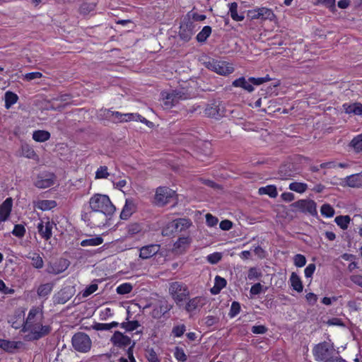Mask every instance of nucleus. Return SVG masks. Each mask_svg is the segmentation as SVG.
Returning a JSON list of instances; mask_svg holds the SVG:
<instances>
[{
	"label": "nucleus",
	"mask_w": 362,
	"mask_h": 362,
	"mask_svg": "<svg viewBox=\"0 0 362 362\" xmlns=\"http://www.w3.org/2000/svg\"><path fill=\"white\" fill-rule=\"evenodd\" d=\"M42 320V310L38 307H33L22 329V331L29 332L26 336L28 340H39L50 334L52 327L49 325H43Z\"/></svg>",
	"instance_id": "f257e3e1"
},
{
	"label": "nucleus",
	"mask_w": 362,
	"mask_h": 362,
	"mask_svg": "<svg viewBox=\"0 0 362 362\" xmlns=\"http://www.w3.org/2000/svg\"><path fill=\"white\" fill-rule=\"evenodd\" d=\"M89 206L90 209L100 211L107 215H112L116 210L109 197L101 194H95L90 197Z\"/></svg>",
	"instance_id": "f03ea898"
},
{
	"label": "nucleus",
	"mask_w": 362,
	"mask_h": 362,
	"mask_svg": "<svg viewBox=\"0 0 362 362\" xmlns=\"http://www.w3.org/2000/svg\"><path fill=\"white\" fill-rule=\"evenodd\" d=\"M168 293L177 306L182 305L190 296L188 286L185 283L178 281L169 283Z\"/></svg>",
	"instance_id": "7ed1b4c3"
},
{
	"label": "nucleus",
	"mask_w": 362,
	"mask_h": 362,
	"mask_svg": "<svg viewBox=\"0 0 362 362\" xmlns=\"http://www.w3.org/2000/svg\"><path fill=\"white\" fill-rule=\"evenodd\" d=\"M313 353L316 361L327 362L335 359L334 355L336 350L333 344L327 341H323L315 345L313 349Z\"/></svg>",
	"instance_id": "20e7f679"
},
{
	"label": "nucleus",
	"mask_w": 362,
	"mask_h": 362,
	"mask_svg": "<svg viewBox=\"0 0 362 362\" xmlns=\"http://www.w3.org/2000/svg\"><path fill=\"white\" fill-rule=\"evenodd\" d=\"M111 215L104 214L103 213L91 209L88 212L82 214L81 218L88 226L91 227H100L106 224L107 216Z\"/></svg>",
	"instance_id": "39448f33"
},
{
	"label": "nucleus",
	"mask_w": 362,
	"mask_h": 362,
	"mask_svg": "<svg viewBox=\"0 0 362 362\" xmlns=\"http://www.w3.org/2000/svg\"><path fill=\"white\" fill-rule=\"evenodd\" d=\"M74 349L80 353H87L92 347V341L84 332H77L71 338Z\"/></svg>",
	"instance_id": "423d86ee"
},
{
	"label": "nucleus",
	"mask_w": 362,
	"mask_h": 362,
	"mask_svg": "<svg viewBox=\"0 0 362 362\" xmlns=\"http://www.w3.org/2000/svg\"><path fill=\"white\" fill-rule=\"evenodd\" d=\"M206 67L222 76H228L234 71V68L231 64L216 59H211L205 63Z\"/></svg>",
	"instance_id": "0eeeda50"
},
{
	"label": "nucleus",
	"mask_w": 362,
	"mask_h": 362,
	"mask_svg": "<svg viewBox=\"0 0 362 362\" xmlns=\"http://www.w3.org/2000/svg\"><path fill=\"white\" fill-rule=\"evenodd\" d=\"M175 196V192L166 187H158L155 194V202L158 206H164Z\"/></svg>",
	"instance_id": "6e6552de"
},
{
	"label": "nucleus",
	"mask_w": 362,
	"mask_h": 362,
	"mask_svg": "<svg viewBox=\"0 0 362 362\" xmlns=\"http://www.w3.org/2000/svg\"><path fill=\"white\" fill-rule=\"evenodd\" d=\"M101 112H103L104 115L106 117L110 118L113 117L112 121L114 122H127L129 121L136 119V118H140L141 115L139 114L134 113H126L122 114L119 112H113L110 110H101Z\"/></svg>",
	"instance_id": "1a4fd4ad"
},
{
	"label": "nucleus",
	"mask_w": 362,
	"mask_h": 362,
	"mask_svg": "<svg viewBox=\"0 0 362 362\" xmlns=\"http://www.w3.org/2000/svg\"><path fill=\"white\" fill-rule=\"evenodd\" d=\"M247 16L252 20L261 19L272 21L275 18L273 11L265 7L249 10L247 11Z\"/></svg>",
	"instance_id": "9d476101"
},
{
	"label": "nucleus",
	"mask_w": 362,
	"mask_h": 362,
	"mask_svg": "<svg viewBox=\"0 0 362 362\" xmlns=\"http://www.w3.org/2000/svg\"><path fill=\"white\" fill-rule=\"evenodd\" d=\"M112 344L119 349H125L130 346L134 341L132 340L131 337L124 334L121 332L115 331L110 338Z\"/></svg>",
	"instance_id": "9b49d317"
},
{
	"label": "nucleus",
	"mask_w": 362,
	"mask_h": 362,
	"mask_svg": "<svg viewBox=\"0 0 362 362\" xmlns=\"http://www.w3.org/2000/svg\"><path fill=\"white\" fill-rule=\"evenodd\" d=\"M224 112V107L222 106L221 102L218 100L209 103L204 110L206 116L216 119L223 117Z\"/></svg>",
	"instance_id": "f8f14e48"
},
{
	"label": "nucleus",
	"mask_w": 362,
	"mask_h": 362,
	"mask_svg": "<svg viewBox=\"0 0 362 362\" xmlns=\"http://www.w3.org/2000/svg\"><path fill=\"white\" fill-rule=\"evenodd\" d=\"M294 208L303 213H308L313 216L317 215L316 203L310 199H300L291 204Z\"/></svg>",
	"instance_id": "ddd939ff"
},
{
	"label": "nucleus",
	"mask_w": 362,
	"mask_h": 362,
	"mask_svg": "<svg viewBox=\"0 0 362 362\" xmlns=\"http://www.w3.org/2000/svg\"><path fill=\"white\" fill-rule=\"evenodd\" d=\"M55 226L53 221H49L48 218L46 220H40L37 223V228L38 233L42 238L48 240L52 235V228Z\"/></svg>",
	"instance_id": "4468645a"
},
{
	"label": "nucleus",
	"mask_w": 362,
	"mask_h": 362,
	"mask_svg": "<svg viewBox=\"0 0 362 362\" xmlns=\"http://www.w3.org/2000/svg\"><path fill=\"white\" fill-rule=\"evenodd\" d=\"M55 175L53 173L39 175L35 182V186L40 189H45L54 184Z\"/></svg>",
	"instance_id": "2eb2a0df"
},
{
	"label": "nucleus",
	"mask_w": 362,
	"mask_h": 362,
	"mask_svg": "<svg viewBox=\"0 0 362 362\" xmlns=\"http://www.w3.org/2000/svg\"><path fill=\"white\" fill-rule=\"evenodd\" d=\"M173 308V305L169 303L165 299L159 300L157 305L152 310V316L154 318H160L165 313Z\"/></svg>",
	"instance_id": "dca6fc26"
},
{
	"label": "nucleus",
	"mask_w": 362,
	"mask_h": 362,
	"mask_svg": "<svg viewBox=\"0 0 362 362\" xmlns=\"http://www.w3.org/2000/svg\"><path fill=\"white\" fill-rule=\"evenodd\" d=\"M194 25L192 22L187 21L180 24L179 36L185 42L190 40L194 34Z\"/></svg>",
	"instance_id": "f3484780"
},
{
	"label": "nucleus",
	"mask_w": 362,
	"mask_h": 362,
	"mask_svg": "<svg viewBox=\"0 0 362 362\" xmlns=\"http://www.w3.org/2000/svg\"><path fill=\"white\" fill-rule=\"evenodd\" d=\"M13 206V199L7 198L0 205V223L6 221L10 216Z\"/></svg>",
	"instance_id": "a211bd4d"
},
{
	"label": "nucleus",
	"mask_w": 362,
	"mask_h": 362,
	"mask_svg": "<svg viewBox=\"0 0 362 362\" xmlns=\"http://www.w3.org/2000/svg\"><path fill=\"white\" fill-rule=\"evenodd\" d=\"M160 247V245L158 244L144 246L140 249L139 257L141 259L150 258L159 252Z\"/></svg>",
	"instance_id": "6ab92c4d"
},
{
	"label": "nucleus",
	"mask_w": 362,
	"mask_h": 362,
	"mask_svg": "<svg viewBox=\"0 0 362 362\" xmlns=\"http://www.w3.org/2000/svg\"><path fill=\"white\" fill-rule=\"evenodd\" d=\"M205 304V299L202 296H197L189 299L185 304V309L187 313H192L202 308Z\"/></svg>",
	"instance_id": "aec40b11"
},
{
	"label": "nucleus",
	"mask_w": 362,
	"mask_h": 362,
	"mask_svg": "<svg viewBox=\"0 0 362 362\" xmlns=\"http://www.w3.org/2000/svg\"><path fill=\"white\" fill-rule=\"evenodd\" d=\"M22 344L21 341L0 339V349L8 353H14L16 350L21 348Z\"/></svg>",
	"instance_id": "412c9836"
},
{
	"label": "nucleus",
	"mask_w": 362,
	"mask_h": 362,
	"mask_svg": "<svg viewBox=\"0 0 362 362\" xmlns=\"http://www.w3.org/2000/svg\"><path fill=\"white\" fill-rule=\"evenodd\" d=\"M68 266L67 260L60 259L59 262L48 265L46 271L48 274H59L65 271Z\"/></svg>",
	"instance_id": "4be33fe9"
},
{
	"label": "nucleus",
	"mask_w": 362,
	"mask_h": 362,
	"mask_svg": "<svg viewBox=\"0 0 362 362\" xmlns=\"http://www.w3.org/2000/svg\"><path fill=\"white\" fill-rule=\"evenodd\" d=\"M190 226V222L186 218H178L174 220L168 224V228L171 229V232H178L187 228Z\"/></svg>",
	"instance_id": "5701e85b"
},
{
	"label": "nucleus",
	"mask_w": 362,
	"mask_h": 362,
	"mask_svg": "<svg viewBox=\"0 0 362 362\" xmlns=\"http://www.w3.org/2000/svg\"><path fill=\"white\" fill-rule=\"evenodd\" d=\"M342 107L346 114L362 115V104L360 103H344Z\"/></svg>",
	"instance_id": "b1692460"
},
{
	"label": "nucleus",
	"mask_w": 362,
	"mask_h": 362,
	"mask_svg": "<svg viewBox=\"0 0 362 362\" xmlns=\"http://www.w3.org/2000/svg\"><path fill=\"white\" fill-rule=\"evenodd\" d=\"M135 211V205L132 199H127L125 204L120 214V218L124 220L128 219Z\"/></svg>",
	"instance_id": "393cba45"
},
{
	"label": "nucleus",
	"mask_w": 362,
	"mask_h": 362,
	"mask_svg": "<svg viewBox=\"0 0 362 362\" xmlns=\"http://www.w3.org/2000/svg\"><path fill=\"white\" fill-rule=\"evenodd\" d=\"M54 287V283H46L40 284L37 289V294L40 298H47L51 293Z\"/></svg>",
	"instance_id": "a878e982"
},
{
	"label": "nucleus",
	"mask_w": 362,
	"mask_h": 362,
	"mask_svg": "<svg viewBox=\"0 0 362 362\" xmlns=\"http://www.w3.org/2000/svg\"><path fill=\"white\" fill-rule=\"evenodd\" d=\"M346 182L351 187H362V173L347 176L346 177Z\"/></svg>",
	"instance_id": "bb28decb"
},
{
	"label": "nucleus",
	"mask_w": 362,
	"mask_h": 362,
	"mask_svg": "<svg viewBox=\"0 0 362 362\" xmlns=\"http://www.w3.org/2000/svg\"><path fill=\"white\" fill-rule=\"evenodd\" d=\"M233 86L235 87H241L244 90L251 93L254 90V87L250 84L249 80H246L244 77H240L233 81Z\"/></svg>",
	"instance_id": "cd10ccee"
},
{
	"label": "nucleus",
	"mask_w": 362,
	"mask_h": 362,
	"mask_svg": "<svg viewBox=\"0 0 362 362\" xmlns=\"http://www.w3.org/2000/svg\"><path fill=\"white\" fill-rule=\"evenodd\" d=\"M29 259H31L32 265L36 269H42L44 266V261L38 253L30 252L26 256Z\"/></svg>",
	"instance_id": "c85d7f7f"
},
{
	"label": "nucleus",
	"mask_w": 362,
	"mask_h": 362,
	"mask_svg": "<svg viewBox=\"0 0 362 362\" xmlns=\"http://www.w3.org/2000/svg\"><path fill=\"white\" fill-rule=\"evenodd\" d=\"M103 243V238L101 236L90 235V238L83 240L81 242V245L82 247L98 246V245H101Z\"/></svg>",
	"instance_id": "c756f323"
},
{
	"label": "nucleus",
	"mask_w": 362,
	"mask_h": 362,
	"mask_svg": "<svg viewBox=\"0 0 362 362\" xmlns=\"http://www.w3.org/2000/svg\"><path fill=\"white\" fill-rule=\"evenodd\" d=\"M291 285L297 292H302L303 286L300 277L295 272H292L290 277Z\"/></svg>",
	"instance_id": "7c9ffc66"
},
{
	"label": "nucleus",
	"mask_w": 362,
	"mask_h": 362,
	"mask_svg": "<svg viewBox=\"0 0 362 362\" xmlns=\"http://www.w3.org/2000/svg\"><path fill=\"white\" fill-rule=\"evenodd\" d=\"M229 13L232 19L235 21H242L245 18L243 13H238V4L236 2L229 4Z\"/></svg>",
	"instance_id": "2f4dec72"
},
{
	"label": "nucleus",
	"mask_w": 362,
	"mask_h": 362,
	"mask_svg": "<svg viewBox=\"0 0 362 362\" xmlns=\"http://www.w3.org/2000/svg\"><path fill=\"white\" fill-rule=\"evenodd\" d=\"M226 280L224 278H222L219 276H216L215 278V284L214 287L211 289V292L213 294L218 293L222 288L226 287Z\"/></svg>",
	"instance_id": "473e14b6"
},
{
	"label": "nucleus",
	"mask_w": 362,
	"mask_h": 362,
	"mask_svg": "<svg viewBox=\"0 0 362 362\" xmlns=\"http://www.w3.org/2000/svg\"><path fill=\"white\" fill-rule=\"evenodd\" d=\"M258 192L259 194H267L272 198H275L278 195L276 187L274 185H267L260 187Z\"/></svg>",
	"instance_id": "72a5a7b5"
},
{
	"label": "nucleus",
	"mask_w": 362,
	"mask_h": 362,
	"mask_svg": "<svg viewBox=\"0 0 362 362\" xmlns=\"http://www.w3.org/2000/svg\"><path fill=\"white\" fill-rule=\"evenodd\" d=\"M50 138V134L44 130H37L33 134V139L37 142H44Z\"/></svg>",
	"instance_id": "f704fd0d"
},
{
	"label": "nucleus",
	"mask_w": 362,
	"mask_h": 362,
	"mask_svg": "<svg viewBox=\"0 0 362 362\" xmlns=\"http://www.w3.org/2000/svg\"><path fill=\"white\" fill-rule=\"evenodd\" d=\"M119 323L117 322H112L111 323H99L96 322L93 326L92 328L95 330L102 331V330H110L112 328L117 327L119 326Z\"/></svg>",
	"instance_id": "c9c22d12"
},
{
	"label": "nucleus",
	"mask_w": 362,
	"mask_h": 362,
	"mask_svg": "<svg viewBox=\"0 0 362 362\" xmlns=\"http://www.w3.org/2000/svg\"><path fill=\"white\" fill-rule=\"evenodd\" d=\"M18 99V95L11 91H7L5 93V107L9 109L11 105L15 104Z\"/></svg>",
	"instance_id": "e433bc0d"
},
{
	"label": "nucleus",
	"mask_w": 362,
	"mask_h": 362,
	"mask_svg": "<svg viewBox=\"0 0 362 362\" xmlns=\"http://www.w3.org/2000/svg\"><path fill=\"white\" fill-rule=\"evenodd\" d=\"M211 33V28L209 25L204 26L197 34V40L199 42H204Z\"/></svg>",
	"instance_id": "4c0bfd02"
},
{
	"label": "nucleus",
	"mask_w": 362,
	"mask_h": 362,
	"mask_svg": "<svg viewBox=\"0 0 362 362\" xmlns=\"http://www.w3.org/2000/svg\"><path fill=\"white\" fill-rule=\"evenodd\" d=\"M351 218L349 216H338L335 218L334 221L341 229L348 228Z\"/></svg>",
	"instance_id": "58836bf2"
},
{
	"label": "nucleus",
	"mask_w": 362,
	"mask_h": 362,
	"mask_svg": "<svg viewBox=\"0 0 362 362\" xmlns=\"http://www.w3.org/2000/svg\"><path fill=\"white\" fill-rule=\"evenodd\" d=\"M178 95V93H168L165 97V105L168 107L175 105L178 102V100L182 98L181 95Z\"/></svg>",
	"instance_id": "ea45409f"
},
{
	"label": "nucleus",
	"mask_w": 362,
	"mask_h": 362,
	"mask_svg": "<svg viewBox=\"0 0 362 362\" xmlns=\"http://www.w3.org/2000/svg\"><path fill=\"white\" fill-rule=\"evenodd\" d=\"M289 189L298 193H303L308 189V185L305 183L293 182L289 185Z\"/></svg>",
	"instance_id": "a19ab883"
},
{
	"label": "nucleus",
	"mask_w": 362,
	"mask_h": 362,
	"mask_svg": "<svg viewBox=\"0 0 362 362\" xmlns=\"http://www.w3.org/2000/svg\"><path fill=\"white\" fill-rule=\"evenodd\" d=\"M120 327L124 329L127 332H132L136 329L139 327H140V323L137 320L129 321L126 322H122L120 325Z\"/></svg>",
	"instance_id": "79ce46f5"
},
{
	"label": "nucleus",
	"mask_w": 362,
	"mask_h": 362,
	"mask_svg": "<svg viewBox=\"0 0 362 362\" xmlns=\"http://www.w3.org/2000/svg\"><path fill=\"white\" fill-rule=\"evenodd\" d=\"M56 206V202L52 200H41L37 203V207L43 211L49 210Z\"/></svg>",
	"instance_id": "37998d69"
},
{
	"label": "nucleus",
	"mask_w": 362,
	"mask_h": 362,
	"mask_svg": "<svg viewBox=\"0 0 362 362\" xmlns=\"http://www.w3.org/2000/svg\"><path fill=\"white\" fill-rule=\"evenodd\" d=\"M320 211L322 216L325 217H332L334 215V208L329 204H324L320 209Z\"/></svg>",
	"instance_id": "c03bdc74"
},
{
	"label": "nucleus",
	"mask_w": 362,
	"mask_h": 362,
	"mask_svg": "<svg viewBox=\"0 0 362 362\" xmlns=\"http://www.w3.org/2000/svg\"><path fill=\"white\" fill-rule=\"evenodd\" d=\"M141 230V226L137 223H130L127 227V234L129 236H133Z\"/></svg>",
	"instance_id": "a18cd8bd"
},
{
	"label": "nucleus",
	"mask_w": 362,
	"mask_h": 362,
	"mask_svg": "<svg viewBox=\"0 0 362 362\" xmlns=\"http://www.w3.org/2000/svg\"><path fill=\"white\" fill-rule=\"evenodd\" d=\"M133 286L129 283H124L117 286L116 291L118 294L124 295L129 293L132 291Z\"/></svg>",
	"instance_id": "49530a36"
},
{
	"label": "nucleus",
	"mask_w": 362,
	"mask_h": 362,
	"mask_svg": "<svg viewBox=\"0 0 362 362\" xmlns=\"http://www.w3.org/2000/svg\"><path fill=\"white\" fill-rule=\"evenodd\" d=\"M146 358L148 362H160L156 352L152 348L146 349Z\"/></svg>",
	"instance_id": "de8ad7c7"
},
{
	"label": "nucleus",
	"mask_w": 362,
	"mask_h": 362,
	"mask_svg": "<svg viewBox=\"0 0 362 362\" xmlns=\"http://www.w3.org/2000/svg\"><path fill=\"white\" fill-rule=\"evenodd\" d=\"M351 146L357 152L362 151V134L356 136L351 141Z\"/></svg>",
	"instance_id": "09e8293b"
},
{
	"label": "nucleus",
	"mask_w": 362,
	"mask_h": 362,
	"mask_svg": "<svg viewBox=\"0 0 362 362\" xmlns=\"http://www.w3.org/2000/svg\"><path fill=\"white\" fill-rule=\"evenodd\" d=\"M25 228L23 225L16 224L14 226L12 234L18 238H21L25 235Z\"/></svg>",
	"instance_id": "8fccbe9b"
},
{
	"label": "nucleus",
	"mask_w": 362,
	"mask_h": 362,
	"mask_svg": "<svg viewBox=\"0 0 362 362\" xmlns=\"http://www.w3.org/2000/svg\"><path fill=\"white\" fill-rule=\"evenodd\" d=\"M249 82H250V84L253 86H259L264 83L268 82L271 81V78L269 76V75H267L264 77H260V78H255V77H250L248 78Z\"/></svg>",
	"instance_id": "3c124183"
},
{
	"label": "nucleus",
	"mask_w": 362,
	"mask_h": 362,
	"mask_svg": "<svg viewBox=\"0 0 362 362\" xmlns=\"http://www.w3.org/2000/svg\"><path fill=\"white\" fill-rule=\"evenodd\" d=\"M174 356L175 358L180 362H185L187 359V356L185 354L183 349L176 346L175 349Z\"/></svg>",
	"instance_id": "603ef678"
},
{
	"label": "nucleus",
	"mask_w": 362,
	"mask_h": 362,
	"mask_svg": "<svg viewBox=\"0 0 362 362\" xmlns=\"http://www.w3.org/2000/svg\"><path fill=\"white\" fill-rule=\"evenodd\" d=\"M294 264L298 267H302L306 264V258L304 255L298 254L293 257Z\"/></svg>",
	"instance_id": "864d4df0"
},
{
	"label": "nucleus",
	"mask_w": 362,
	"mask_h": 362,
	"mask_svg": "<svg viewBox=\"0 0 362 362\" xmlns=\"http://www.w3.org/2000/svg\"><path fill=\"white\" fill-rule=\"evenodd\" d=\"M185 330L186 327L185 325H177L173 327L172 334L175 337H180L183 335Z\"/></svg>",
	"instance_id": "5fc2aeb1"
},
{
	"label": "nucleus",
	"mask_w": 362,
	"mask_h": 362,
	"mask_svg": "<svg viewBox=\"0 0 362 362\" xmlns=\"http://www.w3.org/2000/svg\"><path fill=\"white\" fill-rule=\"evenodd\" d=\"M240 311V305L238 302L234 301L232 303L230 312L228 315L230 317H234L236 316Z\"/></svg>",
	"instance_id": "6e6d98bb"
},
{
	"label": "nucleus",
	"mask_w": 362,
	"mask_h": 362,
	"mask_svg": "<svg viewBox=\"0 0 362 362\" xmlns=\"http://www.w3.org/2000/svg\"><path fill=\"white\" fill-rule=\"evenodd\" d=\"M109 175L107 166H100L95 173L96 179L107 178Z\"/></svg>",
	"instance_id": "4d7b16f0"
},
{
	"label": "nucleus",
	"mask_w": 362,
	"mask_h": 362,
	"mask_svg": "<svg viewBox=\"0 0 362 362\" xmlns=\"http://www.w3.org/2000/svg\"><path fill=\"white\" fill-rule=\"evenodd\" d=\"M190 243V239L188 237L180 238L174 244L175 248L180 249L188 245Z\"/></svg>",
	"instance_id": "13d9d810"
},
{
	"label": "nucleus",
	"mask_w": 362,
	"mask_h": 362,
	"mask_svg": "<svg viewBox=\"0 0 362 362\" xmlns=\"http://www.w3.org/2000/svg\"><path fill=\"white\" fill-rule=\"evenodd\" d=\"M262 276V273L255 267H251L248 271L247 278L250 280L257 279Z\"/></svg>",
	"instance_id": "bf43d9fd"
},
{
	"label": "nucleus",
	"mask_w": 362,
	"mask_h": 362,
	"mask_svg": "<svg viewBox=\"0 0 362 362\" xmlns=\"http://www.w3.org/2000/svg\"><path fill=\"white\" fill-rule=\"evenodd\" d=\"M95 4H83L80 7V11L81 13L86 15L89 13L90 11H93L95 8Z\"/></svg>",
	"instance_id": "052dcab7"
},
{
	"label": "nucleus",
	"mask_w": 362,
	"mask_h": 362,
	"mask_svg": "<svg viewBox=\"0 0 362 362\" xmlns=\"http://www.w3.org/2000/svg\"><path fill=\"white\" fill-rule=\"evenodd\" d=\"M22 151L23 154L28 158H33L35 156L34 150L28 145L22 146Z\"/></svg>",
	"instance_id": "680f3d73"
},
{
	"label": "nucleus",
	"mask_w": 362,
	"mask_h": 362,
	"mask_svg": "<svg viewBox=\"0 0 362 362\" xmlns=\"http://www.w3.org/2000/svg\"><path fill=\"white\" fill-rule=\"evenodd\" d=\"M267 327L264 325H255L252 327V332L256 334H263L267 332Z\"/></svg>",
	"instance_id": "e2e57ef3"
},
{
	"label": "nucleus",
	"mask_w": 362,
	"mask_h": 362,
	"mask_svg": "<svg viewBox=\"0 0 362 362\" xmlns=\"http://www.w3.org/2000/svg\"><path fill=\"white\" fill-rule=\"evenodd\" d=\"M221 259V255L218 252H215L208 255L207 260L211 264L218 263Z\"/></svg>",
	"instance_id": "0e129e2a"
},
{
	"label": "nucleus",
	"mask_w": 362,
	"mask_h": 362,
	"mask_svg": "<svg viewBox=\"0 0 362 362\" xmlns=\"http://www.w3.org/2000/svg\"><path fill=\"white\" fill-rule=\"evenodd\" d=\"M98 288V285L95 284L90 285L83 291V296L88 297V296L96 291Z\"/></svg>",
	"instance_id": "69168bd1"
},
{
	"label": "nucleus",
	"mask_w": 362,
	"mask_h": 362,
	"mask_svg": "<svg viewBox=\"0 0 362 362\" xmlns=\"http://www.w3.org/2000/svg\"><path fill=\"white\" fill-rule=\"evenodd\" d=\"M347 307L352 311H358L361 309V303L357 300H349Z\"/></svg>",
	"instance_id": "338daca9"
},
{
	"label": "nucleus",
	"mask_w": 362,
	"mask_h": 362,
	"mask_svg": "<svg viewBox=\"0 0 362 362\" xmlns=\"http://www.w3.org/2000/svg\"><path fill=\"white\" fill-rule=\"evenodd\" d=\"M206 221L209 226L212 227L217 224L218 218L212 216L211 214H207L206 215Z\"/></svg>",
	"instance_id": "774afa93"
}]
</instances>
